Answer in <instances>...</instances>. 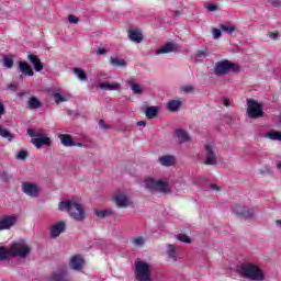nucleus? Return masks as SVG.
<instances>
[{"mask_svg":"<svg viewBox=\"0 0 281 281\" xmlns=\"http://www.w3.org/2000/svg\"><path fill=\"white\" fill-rule=\"evenodd\" d=\"M26 157H27V151H25V150H21L16 155L18 159H26Z\"/></svg>","mask_w":281,"mask_h":281,"instance_id":"nucleus-44","label":"nucleus"},{"mask_svg":"<svg viewBox=\"0 0 281 281\" xmlns=\"http://www.w3.org/2000/svg\"><path fill=\"white\" fill-rule=\"evenodd\" d=\"M74 74L77 76V78H79V80H87V72H85L82 68H75Z\"/></svg>","mask_w":281,"mask_h":281,"instance_id":"nucleus-35","label":"nucleus"},{"mask_svg":"<svg viewBox=\"0 0 281 281\" xmlns=\"http://www.w3.org/2000/svg\"><path fill=\"white\" fill-rule=\"evenodd\" d=\"M29 60L34 66L35 71H43V63H41V59L36 55H29Z\"/></svg>","mask_w":281,"mask_h":281,"instance_id":"nucleus-19","label":"nucleus"},{"mask_svg":"<svg viewBox=\"0 0 281 281\" xmlns=\"http://www.w3.org/2000/svg\"><path fill=\"white\" fill-rule=\"evenodd\" d=\"M223 104H224V106H229V99L224 98L223 99Z\"/></svg>","mask_w":281,"mask_h":281,"instance_id":"nucleus-52","label":"nucleus"},{"mask_svg":"<svg viewBox=\"0 0 281 281\" xmlns=\"http://www.w3.org/2000/svg\"><path fill=\"white\" fill-rule=\"evenodd\" d=\"M29 106L30 109H41L42 104H41V101H38V99L32 97L29 100Z\"/></svg>","mask_w":281,"mask_h":281,"instance_id":"nucleus-36","label":"nucleus"},{"mask_svg":"<svg viewBox=\"0 0 281 281\" xmlns=\"http://www.w3.org/2000/svg\"><path fill=\"white\" fill-rule=\"evenodd\" d=\"M158 161L161 166H175V156H161L158 158Z\"/></svg>","mask_w":281,"mask_h":281,"instance_id":"nucleus-21","label":"nucleus"},{"mask_svg":"<svg viewBox=\"0 0 281 281\" xmlns=\"http://www.w3.org/2000/svg\"><path fill=\"white\" fill-rule=\"evenodd\" d=\"M65 222H58L50 227V236L52 238H58L63 232H65Z\"/></svg>","mask_w":281,"mask_h":281,"instance_id":"nucleus-14","label":"nucleus"},{"mask_svg":"<svg viewBox=\"0 0 281 281\" xmlns=\"http://www.w3.org/2000/svg\"><path fill=\"white\" fill-rule=\"evenodd\" d=\"M99 126L100 128H109V126L104 124V120L99 121Z\"/></svg>","mask_w":281,"mask_h":281,"instance_id":"nucleus-49","label":"nucleus"},{"mask_svg":"<svg viewBox=\"0 0 281 281\" xmlns=\"http://www.w3.org/2000/svg\"><path fill=\"white\" fill-rule=\"evenodd\" d=\"M277 225H278V227H281V220L277 221Z\"/></svg>","mask_w":281,"mask_h":281,"instance_id":"nucleus-57","label":"nucleus"},{"mask_svg":"<svg viewBox=\"0 0 281 281\" xmlns=\"http://www.w3.org/2000/svg\"><path fill=\"white\" fill-rule=\"evenodd\" d=\"M85 265V259L81 256H74L70 259V268H72L75 271H82V267Z\"/></svg>","mask_w":281,"mask_h":281,"instance_id":"nucleus-15","label":"nucleus"},{"mask_svg":"<svg viewBox=\"0 0 281 281\" xmlns=\"http://www.w3.org/2000/svg\"><path fill=\"white\" fill-rule=\"evenodd\" d=\"M19 67H20V71L24 76H34V70H32V66L29 65L27 63L20 61Z\"/></svg>","mask_w":281,"mask_h":281,"instance_id":"nucleus-20","label":"nucleus"},{"mask_svg":"<svg viewBox=\"0 0 281 281\" xmlns=\"http://www.w3.org/2000/svg\"><path fill=\"white\" fill-rule=\"evenodd\" d=\"M157 106H149L146 109L145 114L148 120H153L154 117H157Z\"/></svg>","mask_w":281,"mask_h":281,"instance_id":"nucleus-30","label":"nucleus"},{"mask_svg":"<svg viewBox=\"0 0 281 281\" xmlns=\"http://www.w3.org/2000/svg\"><path fill=\"white\" fill-rule=\"evenodd\" d=\"M114 201L117 207H128V205H131V198H128L125 192L115 193Z\"/></svg>","mask_w":281,"mask_h":281,"instance_id":"nucleus-12","label":"nucleus"},{"mask_svg":"<svg viewBox=\"0 0 281 281\" xmlns=\"http://www.w3.org/2000/svg\"><path fill=\"white\" fill-rule=\"evenodd\" d=\"M272 5H274V8H280L281 2L279 0H272L271 1Z\"/></svg>","mask_w":281,"mask_h":281,"instance_id":"nucleus-48","label":"nucleus"},{"mask_svg":"<svg viewBox=\"0 0 281 281\" xmlns=\"http://www.w3.org/2000/svg\"><path fill=\"white\" fill-rule=\"evenodd\" d=\"M178 240H180L181 243H190V237L180 234L178 235Z\"/></svg>","mask_w":281,"mask_h":281,"instance_id":"nucleus-42","label":"nucleus"},{"mask_svg":"<svg viewBox=\"0 0 281 281\" xmlns=\"http://www.w3.org/2000/svg\"><path fill=\"white\" fill-rule=\"evenodd\" d=\"M205 160L204 164L206 166H216L217 158H216V145L214 143H209L205 145Z\"/></svg>","mask_w":281,"mask_h":281,"instance_id":"nucleus-9","label":"nucleus"},{"mask_svg":"<svg viewBox=\"0 0 281 281\" xmlns=\"http://www.w3.org/2000/svg\"><path fill=\"white\" fill-rule=\"evenodd\" d=\"M97 54H99V56H103V54H106V49L105 48H99Z\"/></svg>","mask_w":281,"mask_h":281,"instance_id":"nucleus-50","label":"nucleus"},{"mask_svg":"<svg viewBox=\"0 0 281 281\" xmlns=\"http://www.w3.org/2000/svg\"><path fill=\"white\" fill-rule=\"evenodd\" d=\"M144 187L149 192H160L161 194H168L171 192L170 183L166 180L147 178L144 181Z\"/></svg>","mask_w":281,"mask_h":281,"instance_id":"nucleus-3","label":"nucleus"},{"mask_svg":"<svg viewBox=\"0 0 281 281\" xmlns=\"http://www.w3.org/2000/svg\"><path fill=\"white\" fill-rule=\"evenodd\" d=\"M176 135L179 139V142L184 143V142H190V135H188V132L183 130H177Z\"/></svg>","mask_w":281,"mask_h":281,"instance_id":"nucleus-27","label":"nucleus"},{"mask_svg":"<svg viewBox=\"0 0 281 281\" xmlns=\"http://www.w3.org/2000/svg\"><path fill=\"white\" fill-rule=\"evenodd\" d=\"M59 139H60L63 146H76V143H74V139H71L70 135L60 134Z\"/></svg>","mask_w":281,"mask_h":281,"instance_id":"nucleus-25","label":"nucleus"},{"mask_svg":"<svg viewBox=\"0 0 281 281\" xmlns=\"http://www.w3.org/2000/svg\"><path fill=\"white\" fill-rule=\"evenodd\" d=\"M27 134L30 135V137H32L31 142L36 148H41V146L52 145V139L45 134L36 133L34 132V130H27Z\"/></svg>","mask_w":281,"mask_h":281,"instance_id":"nucleus-7","label":"nucleus"},{"mask_svg":"<svg viewBox=\"0 0 281 281\" xmlns=\"http://www.w3.org/2000/svg\"><path fill=\"white\" fill-rule=\"evenodd\" d=\"M277 168L281 170V161L277 162Z\"/></svg>","mask_w":281,"mask_h":281,"instance_id":"nucleus-56","label":"nucleus"},{"mask_svg":"<svg viewBox=\"0 0 281 281\" xmlns=\"http://www.w3.org/2000/svg\"><path fill=\"white\" fill-rule=\"evenodd\" d=\"M182 91H184V93H190V92L194 91V87L184 86V87H182Z\"/></svg>","mask_w":281,"mask_h":281,"instance_id":"nucleus-46","label":"nucleus"},{"mask_svg":"<svg viewBox=\"0 0 281 281\" xmlns=\"http://www.w3.org/2000/svg\"><path fill=\"white\" fill-rule=\"evenodd\" d=\"M144 243H146V239H144L143 237L132 238V245H134L135 247H142V245H144Z\"/></svg>","mask_w":281,"mask_h":281,"instance_id":"nucleus-39","label":"nucleus"},{"mask_svg":"<svg viewBox=\"0 0 281 281\" xmlns=\"http://www.w3.org/2000/svg\"><path fill=\"white\" fill-rule=\"evenodd\" d=\"M211 188H212V190H218V186H216V184H212Z\"/></svg>","mask_w":281,"mask_h":281,"instance_id":"nucleus-54","label":"nucleus"},{"mask_svg":"<svg viewBox=\"0 0 281 281\" xmlns=\"http://www.w3.org/2000/svg\"><path fill=\"white\" fill-rule=\"evenodd\" d=\"M175 52H179V45L172 42H167L156 50V56H159L160 54H172Z\"/></svg>","mask_w":281,"mask_h":281,"instance_id":"nucleus-11","label":"nucleus"},{"mask_svg":"<svg viewBox=\"0 0 281 281\" xmlns=\"http://www.w3.org/2000/svg\"><path fill=\"white\" fill-rule=\"evenodd\" d=\"M231 71L233 72L240 71V66L227 59L217 61L215 64V67H214L215 76H226V74H231Z\"/></svg>","mask_w":281,"mask_h":281,"instance_id":"nucleus-4","label":"nucleus"},{"mask_svg":"<svg viewBox=\"0 0 281 281\" xmlns=\"http://www.w3.org/2000/svg\"><path fill=\"white\" fill-rule=\"evenodd\" d=\"M247 106V114L249 117H262V103L254 99H248Z\"/></svg>","mask_w":281,"mask_h":281,"instance_id":"nucleus-8","label":"nucleus"},{"mask_svg":"<svg viewBox=\"0 0 281 281\" xmlns=\"http://www.w3.org/2000/svg\"><path fill=\"white\" fill-rule=\"evenodd\" d=\"M206 10H209V12H216V10H218V7H216V4H209L206 5Z\"/></svg>","mask_w":281,"mask_h":281,"instance_id":"nucleus-45","label":"nucleus"},{"mask_svg":"<svg viewBox=\"0 0 281 281\" xmlns=\"http://www.w3.org/2000/svg\"><path fill=\"white\" fill-rule=\"evenodd\" d=\"M99 89H102L103 91H117L120 89V83L117 82H101L98 85Z\"/></svg>","mask_w":281,"mask_h":281,"instance_id":"nucleus-18","label":"nucleus"},{"mask_svg":"<svg viewBox=\"0 0 281 281\" xmlns=\"http://www.w3.org/2000/svg\"><path fill=\"white\" fill-rule=\"evenodd\" d=\"M31 251L32 248L23 239L16 240L10 246V254L15 258H27Z\"/></svg>","mask_w":281,"mask_h":281,"instance_id":"nucleus-5","label":"nucleus"},{"mask_svg":"<svg viewBox=\"0 0 281 281\" xmlns=\"http://www.w3.org/2000/svg\"><path fill=\"white\" fill-rule=\"evenodd\" d=\"M269 36L272 41H276L278 38L279 34H278V32H274V33H270Z\"/></svg>","mask_w":281,"mask_h":281,"instance_id":"nucleus-47","label":"nucleus"},{"mask_svg":"<svg viewBox=\"0 0 281 281\" xmlns=\"http://www.w3.org/2000/svg\"><path fill=\"white\" fill-rule=\"evenodd\" d=\"M128 38L132 41V43H142L144 41V34H142V31L137 29H132L128 31Z\"/></svg>","mask_w":281,"mask_h":281,"instance_id":"nucleus-16","label":"nucleus"},{"mask_svg":"<svg viewBox=\"0 0 281 281\" xmlns=\"http://www.w3.org/2000/svg\"><path fill=\"white\" fill-rule=\"evenodd\" d=\"M65 276H67V271L65 269H59L53 273L50 281H63L65 280Z\"/></svg>","mask_w":281,"mask_h":281,"instance_id":"nucleus-24","label":"nucleus"},{"mask_svg":"<svg viewBox=\"0 0 281 281\" xmlns=\"http://www.w3.org/2000/svg\"><path fill=\"white\" fill-rule=\"evenodd\" d=\"M127 83L130 85L133 93H135L136 95H142L144 93V88H142L139 83H135L131 80H128Z\"/></svg>","mask_w":281,"mask_h":281,"instance_id":"nucleus-23","label":"nucleus"},{"mask_svg":"<svg viewBox=\"0 0 281 281\" xmlns=\"http://www.w3.org/2000/svg\"><path fill=\"white\" fill-rule=\"evenodd\" d=\"M237 216H243L244 218H251L254 216V211L247 210L245 206H238L233 210Z\"/></svg>","mask_w":281,"mask_h":281,"instance_id":"nucleus-17","label":"nucleus"},{"mask_svg":"<svg viewBox=\"0 0 281 281\" xmlns=\"http://www.w3.org/2000/svg\"><path fill=\"white\" fill-rule=\"evenodd\" d=\"M220 30L225 34H234V32H236V26L229 22H224L220 25Z\"/></svg>","mask_w":281,"mask_h":281,"instance_id":"nucleus-22","label":"nucleus"},{"mask_svg":"<svg viewBox=\"0 0 281 281\" xmlns=\"http://www.w3.org/2000/svg\"><path fill=\"white\" fill-rule=\"evenodd\" d=\"M137 126H146L145 121H139V122H137Z\"/></svg>","mask_w":281,"mask_h":281,"instance_id":"nucleus-53","label":"nucleus"},{"mask_svg":"<svg viewBox=\"0 0 281 281\" xmlns=\"http://www.w3.org/2000/svg\"><path fill=\"white\" fill-rule=\"evenodd\" d=\"M167 254L169 258H172V260H177V249L175 248V245H169Z\"/></svg>","mask_w":281,"mask_h":281,"instance_id":"nucleus-38","label":"nucleus"},{"mask_svg":"<svg viewBox=\"0 0 281 281\" xmlns=\"http://www.w3.org/2000/svg\"><path fill=\"white\" fill-rule=\"evenodd\" d=\"M222 34L223 33L221 32V29H213L212 30V35H213V38H215V40L221 38Z\"/></svg>","mask_w":281,"mask_h":281,"instance_id":"nucleus-41","label":"nucleus"},{"mask_svg":"<svg viewBox=\"0 0 281 281\" xmlns=\"http://www.w3.org/2000/svg\"><path fill=\"white\" fill-rule=\"evenodd\" d=\"M59 210L60 212H68L75 221H85V209L76 199L59 202Z\"/></svg>","mask_w":281,"mask_h":281,"instance_id":"nucleus-2","label":"nucleus"},{"mask_svg":"<svg viewBox=\"0 0 281 281\" xmlns=\"http://www.w3.org/2000/svg\"><path fill=\"white\" fill-rule=\"evenodd\" d=\"M266 137H268V139H272L273 142H281L280 132H268L266 133Z\"/></svg>","mask_w":281,"mask_h":281,"instance_id":"nucleus-32","label":"nucleus"},{"mask_svg":"<svg viewBox=\"0 0 281 281\" xmlns=\"http://www.w3.org/2000/svg\"><path fill=\"white\" fill-rule=\"evenodd\" d=\"M68 21H69V23H72L74 25H77L79 19L76 15H69Z\"/></svg>","mask_w":281,"mask_h":281,"instance_id":"nucleus-43","label":"nucleus"},{"mask_svg":"<svg viewBox=\"0 0 281 281\" xmlns=\"http://www.w3.org/2000/svg\"><path fill=\"white\" fill-rule=\"evenodd\" d=\"M16 221H19L16 215H4L0 217V232L3 229H10V227H14V225H16Z\"/></svg>","mask_w":281,"mask_h":281,"instance_id":"nucleus-10","label":"nucleus"},{"mask_svg":"<svg viewBox=\"0 0 281 281\" xmlns=\"http://www.w3.org/2000/svg\"><path fill=\"white\" fill-rule=\"evenodd\" d=\"M3 113H5V108L3 106V103L0 102V119Z\"/></svg>","mask_w":281,"mask_h":281,"instance_id":"nucleus-51","label":"nucleus"},{"mask_svg":"<svg viewBox=\"0 0 281 281\" xmlns=\"http://www.w3.org/2000/svg\"><path fill=\"white\" fill-rule=\"evenodd\" d=\"M12 256V252H10V248L0 247V260H8Z\"/></svg>","mask_w":281,"mask_h":281,"instance_id":"nucleus-33","label":"nucleus"},{"mask_svg":"<svg viewBox=\"0 0 281 281\" xmlns=\"http://www.w3.org/2000/svg\"><path fill=\"white\" fill-rule=\"evenodd\" d=\"M180 106H181V101L179 100H171L167 103V109L172 112L179 111Z\"/></svg>","mask_w":281,"mask_h":281,"instance_id":"nucleus-29","label":"nucleus"},{"mask_svg":"<svg viewBox=\"0 0 281 281\" xmlns=\"http://www.w3.org/2000/svg\"><path fill=\"white\" fill-rule=\"evenodd\" d=\"M3 65L7 69H12L14 65V58L12 56H4L3 57Z\"/></svg>","mask_w":281,"mask_h":281,"instance_id":"nucleus-34","label":"nucleus"},{"mask_svg":"<svg viewBox=\"0 0 281 281\" xmlns=\"http://www.w3.org/2000/svg\"><path fill=\"white\" fill-rule=\"evenodd\" d=\"M135 276L136 280L138 281H153L151 274H150V266L144 261H135Z\"/></svg>","mask_w":281,"mask_h":281,"instance_id":"nucleus-6","label":"nucleus"},{"mask_svg":"<svg viewBox=\"0 0 281 281\" xmlns=\"http://www.w3.org/2000/svg\"><path fill=\"white\" fill-rule=\"evenodd\" d=\"M207 57V50L206 49H202V50H198L195 58L196 60H203V58Z\"/></svg>","mask_w":281,"mask_h":281,"instance_id":"nucleus-40","label":"nucleus"},{"mask_svg":"<svg viewBox=\"0 0 281 281\" xmlns=\"http://www.w3.org/2000/svg\"><path fill=\"white\" fill-rule=\"evenodd\" d=\"M94 213L99 218H105V216H111L113 214V210L106 209V210H94Z\"/></svg>","mask_w":281,"mask_h":281,"instance_id":"nucleus-31","label":"nucleus"},{"mask_svg":"<svg viewBox=\"0 0 281 281\" xmlns=\"http://www.w3.org/2000/svg\"><path fill=\"white\" fill-rule=\"evenodd\" d=\"M236 273L245 280L251 281H265L267 280V273L260 265L251 261H244L235 267Z\"/></svg>","mask_w":281,"mask_h":281,"instance_id":"nucleus-1","label":"nucleus"},{"mask_svg":"<svg viewBox=\"0 0 281 281\" xmlns=\"http://www.w3.org/2000/svg\"><path fill=\"white\" fill-rule=\"evenodd\" d=\"M22 190L24 194H27V196H38V186L32 182H24L22 184Z\"/></svg>","mask_w":281,"mask_h":281,"instance_id":"nucleus-13","label":"nucleus"},{"mask_svg":"<svg viewBox=\"0 0 281 281\" xmlns=\"http://www.w3.org/2000/svg\"><path fill=\"white\" fill-rule=\"evenodd\" d=\"M9 89H12L13 91H16V86H9Z\"/></svg>","mask_w":281,"mask_h":281,"instance_id":"nucleus-55","label":"nucleus"},{"mask_svg":"<svg viewBox=\"0 0 281 281\" xmlns=\"http://www.w3.org/2000/svg\"><path fill=\"white\" fill-rule=\"evenodd\" d=\"M54 100H55L56 104H60V102H67V100H69V97L63 95L57 92L54 94Z\"/></svg>","mask_w":281,"mask_h":281,"instance_id":"nucleus-37","label":"nucleus"},{"mask_svg":"<svg viewBox=\"0 0 281 281\" xmlns=\"http://www.w3.org/2000/svg\"><path fill=\"white\" fill-rule=\"evenodd\" d=\"M110 64L113 67H126V60H124V58L121 57H111Z\"/></svg>","mask_w":281,"mask_h":281,"instance_id":"nucleus-26","label":"nucleus"},{"mask_svg":"<svg viewBox=\"0 0 281 281\" xmlns=\"http://www.w3.org/2000/svg\"><path fill=\"white\" fill-rule=\"evenodd\" d=\"M0 136L8 139V142H12L14 139V134L10 133V131L4 128L2 125H0Z\"/></svg>","mask_w":281,"mask_h":281,"instance_id":"nucleus-28","label":"nucleus"}]
</instances>
